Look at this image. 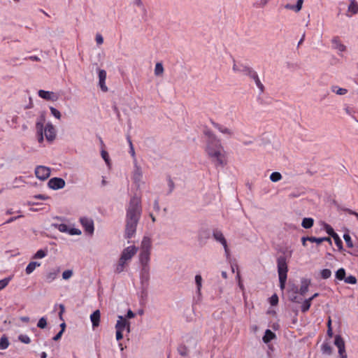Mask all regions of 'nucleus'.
<instances>
[{
	"label": "nucleus",
	"mask_w": 358,
	"mask_h": 358,
	"mask_svg": "<svg viewBox=\"0 0 358 358\" xmlns=\"http://www.w3.org/2000/svg\"><path fill=\"white\" fill-rule=\"evenodd\" d=\"M311 299H306L301 305V310L303 313L307 312L311 306Z\"/></svg>",
	"instance_id": "2f4dec72"
},
{
	"label": "nucleus",
	"mask_w": 358,
	"mask_h": 358,
	"mask_svg": "<svg viewBox=\"0 0 358 358\" xmlns=\"http://www.w3.org/2000/svg\"><path fill=\"white\" fill-rule=\"evenodd\" d=\"M50 110L51 114L53 116H55L57 119L59 120L61 118V113L57 109L55 108L54 107H50Z\"/></svg>",
	"instance_id": "09e8293b"
},
{
	"label": "nucleus",
	"mask_w": 358,
	"mask_h": 358,
	"mask_svg": "<svg viewBox=\"0 0 358 358\" xmlns=\"http://www.w3.org/2000/svg\"><path fill=\"white\" fill-rule=\"evenodd\" d=\"M213 236L216 241L220 243L223 245L226 257L229 259L230 258V251L227 245V240L225 239L222 232L219 229H214L213 231Z\"/></svg>",
	"instance_id": "20e7f679"
},
{
	"label": "nucleus",
	"mask_w": 358,
	"mask_h": 358,
	"mask_svg": "<svg viewBox=\"0 0 358 358\" xmlns=\"http://www.w3.org/2000/svg\"><path fill=\"white\" fill-rule=\"evenodd\" d=\"M334 345L338 349V354L341 358H347V354L345 352V341L340 335H336L334 339Z\"/></svg>",
	"instance_id": "423d86ee"
},
{
	"label": "nucleus",
	"mask_w": 358,
	"mask_h": 358,
	"mask_svg": "<svg viewBox=\"0 0 358 358\" xmlns=\"http://www.w3.org/2000/svg\"><path fill=\"white\" fill-rule=\"evenodd\" d=\"M56 228L61 232L68 233L70 235H80L81 234V231L78 229L71 228L69 229V227L66 224H59L55 225Z\"/></svg>",
	"instance_id": "9d476101"
},
{
	"label": "nucleus",
	"mask_w": 358,
	"mask_h": 358,
	"mask_svg": "<svg viewBox=\"0 0 358 358\" xmlns=\"http://www.w3.org/2000/svg\"><path fill=\"white\" fill-rule=\"evenodd\" d=\"M278 273L280 281V287L283 289L287 280V273L288 271L286 258L284 256H280L277 259Z\"/></svg>",
	"instance_id": "7ed1b4c3"
},
{
	"label": "nucleus",
	"mask_w": 358,
	"mask_h": 358,
	"mask_svg": "<svg viewBox=\"0 0 358 358\" xmlns=\"http://www.w3.org/2000/svg\"><path fill=\"white\" fill-rule=\"evenodd\" d=\"M38 94L41 98L44 99L45 100H52V99L53 92H52L41 90L38 91Z\"/></svg>",
	"instance_id": "a878e982"
},
{
	"label": "nucleus",
	"mask_w": 358,
	"mask_h": 358,
	"mask_svg": "<svg viewBox=\"0 0 358 358\" xmlns=\"http://www.w3.org/2000/svg\"><path fill=\"white\" fill-rule=\"evenodd\" d=\"M123 331H121L120 330H116V339L117 341H120L123 338Z\"/></svg>",
	"instance_id": "052dcab7"
},
{
	"label": "nucleus",
	"mask_w": 358,
	"mask_h": 358,
	"mask_svg": "<svg viewBox=\"0 0 358 358\" xmlns=\"http://www.w3.org/2000/svg\"><path fill=\"white\" fill-rule=\"evenodd\" d=\"M134 3L138 7L143 8V4L141 0H135Z\"/></svg>",
	"instance_id": "680f3d73"
},
{
	"label": "nucleus",
	"mask_w": 358,
	"mask_h": 358,
	"mask_svg": "<svg viewBox=\"0 0 358 358\" xmlns=\"http://www.w3.org/2000/svg\"><path fill=\"white\" fill-rule=\"evenodd\" d=\"M304 0H297L296 5H292L290 3H287L285 6V8L287 10H294L296 13H299L303 3Z\"/></svg>",
	"instance_id": "6ab92c4d"
},
{
	"label": "nucleus",
	"mask_w": 358,
	"mask_h": 358,
	"mask_svg": "<svg viewBox=\"0 0 358 358\" xmlns=\"http://www.w3.org/2000/svg\"><path fill=\"white\" fill-rule=\"evenodd\" d=\"M47 326V320L45 317H41L37 324V327L41 329H44Z\"/></svg>",
	"instance_id": "3c124183"
},
{
	"label": "nucleus",
	"mask_w": 358,
	"mask_h": 358,
	"mask_svg": "<svg viewBox=\"0 0 358 358\" xmlns=\"http://www.w3.org/2000/svg\"><path fill=\"white\" fill-rule=\"evenodd\" d=\"M10 280V278H6L0 280V290L6 287Z\"/></svg>",
	"instance_id": "603ef678"
},
{
	"label": "nucleus",
	"mask_w": 358,
	"mask_h": 358,
	"mask_svg": "<svg viewBox=\"0 0 358 358\" xmlns=\"http://www.w3.org/2000/svg\"><path fill=\"white\" fill-rule=\"evenodd\" d=\"M96 42L98 45H101L103 42V38L102 36L99 34H97L96 36Z\"/></svg>",
	"instance_id": "13d9d810"
},
{
	"label": "nucleus",
	"mask_w": 358,
	"mask_h": 358,
	"mask_svg": "<svg viewBox=\"0 0 358 358\" xmlns=\"http://www.w3.org/2000/svg\"><path fill=\"white\" fill-rule=\"evenodd\" d=\"M43 125L42 123L37 122L36 123V129L38 133V142L41 143L43 141Z\"/></svg>",
	"instance_id": "7c9ffc66"
},
{
	"label": "nucleus",
	"mask_w": 358,
	"mask_h": 358,
	"mask_svg": "<svg viewBox=\"0 0 358 358\" xmlns=\"http://www.w3.org/2000/svg\"><path fill=\"white\" fill-rule=\"evenodd\" d=\"M343 281L347 284H351V285H355L357 282L356 277L354 275H350L348 277L345 276Z\"/></svg>",
	"instance_id": "4c0bfd02"
},
{
	"label": "nucleus",
	"mask_w": 358,
	"mask_h": 358,
	"mask_svg": "<svg viewBox=\"0 0 358 358\" xmlns=\"http://www.w3.org/2000/svg\"><path fill=\"white\" fill-rule=\"evenodd\" d=\"M320 240H321V243L324 241H327L329 242L330 244H331V240L329 237H323V238H320Z\"/></svg>",
	"instance_id": "338daca9"
},
{
	"label": "nucleus",
	"mask_w": 358,
	"mask_h": 358,
	"mask_svg": "<svg viewBox=\"0 0 358 358\" xmlns=\"http://www.w3.org/2000/svg\"><path fill=\"white\" fill-rule=\"evenodd\" d=\"M141 176H142V173H141V169L139 167L136 166V169L135 170L134 173V180L135 181L140 180Z\"/></svg>",
	"instance_id": "c03bdc74"
},
{
	"label": "nucleus",
	"mask_w": 358,
	"mask_h": 358,
	"mask_svg": "<svg viewBox=\"0 0 358 358\" xmlns=\"http://www.w3.org/2000/svg\"><path fill=\"white\" fill-rule=\"evenodd\" d=\"M59 272H60V269L59 268L53 269V270L50 271V272H48L45 275V282L50 283L52 281H54L57 278Z\"/></svg>",
	"instance_id": "a211bd4d"
},
{
	"label": "nucleus",
	"mask_w": 358,
	"mask_h": 358,
	"mask_svg": "<svg viewBox=\"0 0 358 358\" xmlns=\"http://www.w3.org/2000/svg\"><path fill=\"white\" fill-rule=\"evenodd\" d=\"M252 80H254L257 87L259 89L261 92H263L264 90V86L260 81L257 73L255 71L253 75L250 77Z\"/></svg>",
	"instance_id": "393cba45"
},
{
	"label": "nucleus",
	"mask_w": 358,
	"mask_h": 358,
	"mask_svg": "<svg viewBox=\"0 0 358 358\" xmlns=\"http://www.w3.org/2000/svg\"><path fill=\"white\" fill-rule=\"evenodd\" d=\"M275 337V334L270 329H267L265 331L264 336H263V341L267 343L273 340Z\"/></svg>",
	"instance_id": "bb28decb"
},
{
	"label": "nucleus",
	"mask_w": 358,
	"mask_h": 358,
	"mask_svg": "<svg viewBox=\"0 0 358 358\" xmlns=\"http://www.w3.org/2000/svg\"><path fill=\"white\" fill-rule=\"evenodd\" d=\"M115 329L120 330L121 331H124V330L127 329L128 333L130 332V322L127 320L126 318L122 316H118V320L115 324Z\"/></svg>",
	"instance_id": "6e6552de"
},
{
	"label": "nucleus",
	"mask_w": 358,
	"mask_h": 358,
	"mask_svg": "<svg viewBox=\"0 0 358 358\" xmlns=\"http://www.w3.org/2000/svg\"><path fill=\"white\" fill-rule=\"evenodd\" d=\"M127 262V260L122 259V257H120L119 262H118V264L124 267Z\"/></svg>",
	"instance_id": "0e129e2a"
},
{
	"label": "nucleus",
	"mask_w": 358,
	"mask_h": 358,
	"mask_svg": "<svg viewBox=\"0 0 358 358\" xmlns=\"http://www.w3.org/2000/svg\"><path fill=\"white\" fill-rule=\"evenodd\" d=\"M178 352L182 356H187L188 354V349L185 345H180L178 348Z\"/></svg>",
	"instance_id": "58836bf2"
},
{
	"label": "nucleus",
	"mask_w": 358,
	"mask_h": 358,
	"mask_svg": "<svg viewBox=\"0 0 358 358\" xmlns=\"http://www.w3.org/2000/svg\"><path fill=\"white\" fill-rule=\"evenodd\" d=\"M101 313L99 310H95L91 315L90 320L92 323V327L94 329L99 326Z\"/></svg>",
	"instance_id": "f3484780"
},
{
	"label": "nucleus",
	"mask_w": 358,
	"mask_h": 358,
	"mask_svg": "<svg viewBox=\"0 0 358 358\" xmlns=\"http://www.w3.org/2000/svg\"><path fill=\"white\" fill-rule=\"evenodd\" d=\"M44 135L48 141H52L55 138L56 132L54 127L51 124H47L44 128Z\"/></svg>",
	"instance_id": "ddd939ff"
},
{
	"label": "nucleus",
	"mask_w": 358,
	"mask_h": 358,
	"mask_svg": "<svg viewBox=\"0 0 358 358\" xmlns=\"http://www.w3.org/2000/svg\"><path fill=\"white\" fill-rule=\"evenodd\" d=\"M195 282H196V288H197V293L198 294H201V286H202V278L201 276V275H196L195 276Z\"/></svg>",
	"instance_id": "f704fd0d"
},
{
	"label": "nucleus",
	"mask_w": 358,
	"mask_h": 358,
	"mask_svg": "<svg viewBox=\"0 0 358 358\" xmlns=\"http://www.w3.org/2000/svg\"><path fill=\"white\" fill-rule=\"evenodd\" d=\"M206 151L216 167H223L227 164L225 152L220 141L215 136H210V140L207 143Z\"/></svg>",
	"instance_id": "f03ea898"
},
{
	"label": "nucleus",
	"mask_w": 358,
	"mask_h": 358,
	"mask_svg": "<svg viewBox=\"0 0 358 358\" xmlns=\"http://www.w3.org/2000/svg\"><path fill=\"white\" fill-rule=\"evenodd\" d=\"M127 141L129 145V148H130L129 153L134 158L135 157V150H134V145H133V143H132L130 136H128L127 137Z\"/></svg>",
	"instance_id": "a18cd8bd"
},
{
	"label": "nucleus",
	"mask_w": 358,
	"mask_h": 358,
	"mask_svg": "<svg viewBox=\"0 0 358 358\" xmlns=\"http://www.w3.org/2000/svg\"><path fill=\"white\" fill-rule=\"evenodd\" d=\"M333 238L334 240L336 245L338 248V249H342L343 248V242L338 234H335L333 236Z\"/></svg>",
	"instance_id": "a19ab883"
},
{
	"label": "nucleus",
	"mask_w": 358,
	"mask_h": 358,
	"mask_svg": "<svg viewBox=\"0 0 358 358\" xmlns=\"http://www.w3.org/2000/svg\"><path fill=\"white\" fill-rule=\"evenodd\" d=\"M331 271L330 269H328V268H324V269H322L320 271V276L322 279H328L331 277Z\"/></svg>",
	"instance_id": "c9c22d12"
},
{
	"label": "nucleus",
	"mask_w": 358,
	"mask_h": 358,
	"mask_svg": "<svg viewBox=\"0 0 358 358\" xmlns=\"http://www.w3.org/2000/svg\"><path fill=\"white\" fill-rule=\"evenodd\" d=\"M65 186V181L60 178H52L48 181V187L52 189H62Z\"/></svg>",
	"instance_id": "9b49d317"
},
{
	"label": "nucleus",
	"mask_w": 358,
	"mask_h": 358,
	"mask_svg": "<svg viewBox=\"0 0 358 358\" xmlns=\"http://www.w3.org/2000/svg\"><path fill=\"white\" fill-rule=\"evenodd\" d=\"M336 88H337V87H334L333 89V91L336 92V94H340V95L345 94L348 92V90L344 88H338L337 90H335Z\"/></svg>",
	"instance_id": "864d4df0"
},
{
	"label": "nucleus",
	"mask_w": 358,
	"mask_h": 358,
	"mask_svg": "<svg viewBox=\"0 0 358 358\" xmlns=\"http://www.w3.org/2000/svg\"><path fill=\"white\" fill-rule=\"evenodd\" d=\"M232 69L235 73H241L244 75L249 76L250 78L255 72V71H254L252 68L248 66L243 64H237L236 63L234 64Z\"/></svg>",
	"instance_id": "39448f33"
},
{
	"label": "nucleus",
	"mask_w": 358,
	"mask_h": 358,
	"mask_svg": "<svg viewBox=\"0 0 358 358\" xmlns=\"http://www.w3.org/2000/svg\"><path fill=\"white\" fill-rule=\"evenodd\" d=\"M124 266H121V265L117 264V266H116L115 271L116 273H120L124 271Z\"/></svg>",
	"instance_id": "bf43d9fd"
},
{
	"label": "nucleus",
	"mask_w": 358,
	"mask_h": 358,
	"mask_svg": "<svg viewBox=\"0 0 358 358\" xmlns=\"http://www.w3.org/2000/svg\"><path fill=\"white\" fill-rule=\"evenodd\" d=\"M348 11L352 14H356L358 13V3L355 0H352L348 6Z\"/></svg>",
	"instance_id": "c85d7f7f"
},
{
	"label": "nucleus",
	"mask_w": 358,
	"mask_h": 358,
	"mask_svg": "<svg viewBox=\"0 0 358 358\" xmlns=\"http://www.w3.org/2000/svg\"><path fill=\"white\" fill-rule=\"evenodd\" d=\"M345 275V270L343 268L338 269L335 273L336 278L340 281L344 280Z\"/></svg>",
	"instance_id": "c756f323"
},
{
	"label": "nucleus",
	"mask_w": 358,
	"mask_h": 358,
	"mask_svg": "<svg viewBox=\"0 0 358 358\" xmlns=\"http://www.w3.org/2000/svg\"><path fill=\"white\" fill-rule=\"evenodd\" d=\"M213 125L215 128H216L217 130H219L221 133L224 134H227L229 136H231L233 134V132L231 129H229L227 127H225L218 123L213 122Z\"/></svg>",
	"instance_id": "5701e85b"
},
{
	"label": "nucleus",
	"mask_w": 358,
	"mask_h": 358,
	"mask_svg": "<svg viewBox=\"0 0 358 358\" xmlns=\"http://www.w3.org/2000/svg\"><path fill=\"white\" fill-rule=\"evenodd\" d=\"M141 199L138 196H133L130 199L126 216L125 236L127 238H131L136 232V226L141 213Z\"/></svg>",
	"instance_id": "f257e3e1"
},
{
	"label": "nucleus",
	"mask_w": 358,
	"mask_h": 358,
	"mask_svg": "<svg viewBox=\"0 0 358 358\" xmlns=\"http://www.w3.org/2000/svg\"><path fill=\"white\" fill-rule=\"evenodd\" d=\"M324 229L327 231V233L331 236L333 238V236H335V234H337L334 229L329 225V224H325Z\"/></svg>",
	"instance_id": "49530a36"
},
{
	"label": "nucleus",
	"mask_w": 358,
	"mask_h": 358,
	"mask_svg": "<svg viewBox=\"0 0 358 358\" xmlns=\"http://www.w3.org/2000/svg\"><path fill=\"white\" fill-rule=\"evenodd\" d=\"M314 220L310 217L303 218L302 220L301 226L305 229H310L313 226Z\"/></svg>",
	"instance_id": "cd10ccee"
},
{
	"label": "nucleus",
	"mask_w": 358,
	"mask_h": 358,
	"mask_svg": "<svg viewBox=\"0 0 358 358\" xmlns=\"http://www.w3.org/2000/svg\"><path fill=\"white\" fill-rule=\"evenodd\" d=\"M308 240L312 243H317V244L321 243L320 238H316V237H307Z\"/></svg>",
	"instance_id": "4d7b16f0"
},
{
	"label": "nucleus",
	"mask_w": 358,
	"mask_h": 358,
	"mask_svg": "<svg viewBox=\"0 0 358 358\" xmlns=\"http://www.w3.org/2000/svg\"><path fill=\"white\" fill-rule=\"evenodd\" d=\"M41 266V263L37 262H31L26 267L25 271L27 275L31 274L36 267Z\"/></svg>",
	"instance_id": "b1692460"
},
{
	"label": "nucleus",
	"mask_w": 358,
	"mask_h": 358,
	"mask_svg": "<svg viewBox=\"0 0 358 358\" xmlns=\"http://www.w3.org/2000/svg\"><path fill=\"white\" fill-rule=\"evenodd\" d=\"M149 275V269L148 266H143L141 271V277L143 279L148 280Z\"/></svg>",
	"instance_id": "37998d69"
},
{
	"label": "nucleus",
	"mask_w": 358,
	"mask_h": 358,
	"mask_svg": "<svg viewBox=\"0 0 358 358\" xmlns=\"http://www.w3.org/2000/svg\"><path fill=\"white\" fill-rule=\"evenodd\" d=\"M331 43L333 48L339 52H345L346 50V46L341 43L338 36H334L331 40Z\"/></svg>",
	"instance_id": "2eb2a0df"
},
{
	"label": "nucleus",
	"mask_w": 358,
	"mask_h": 358,
	"mask_svg": "<svg viewBox=\"0 0 358 358\" xmlns=\"http://www.w3.org/2000/svg\"><path fill=\"white\" fill-rule=\"evenodd\" d=\"M282 179V175L279 172H273L270 176V180L272 182H278Z\"/></svg>",
	"instance_id": "e433bc0d"
},
{
	"label": "nucleus",
	"mask_w": 358,
	"mask_h": 358,
	"mask_svg": "<svg viewBox=\"0 0 358 358\" xmlns=\"http://www.w3.org/2000/svg\"><path fill=\"white\" fill-rule=\"evenodd\" d=\"M343 238L346 243V245L348 248H352L353 247V244H352V241L351 240V238L350 236V235L348 234H344L343 236Z\"/></svg>",
	"instance_id": "8fccbe9b"
},
{
	"label": "nucleus",
	"mask_w": 358,
	"mask_h": 358,
	"mask_svg": "<svg viewBox=\"0 0 358 358\" xmlns=\"http://www.w3.org/2000/svg\"><path fill=\"white\" fill-rule=\"evenodd\" d=\"M310 285V280L307 278H302L301 280V287L299 289V294L302 296L305 295L308 291L309 285Z\"/></svg>",
	"instance_id": "dca6fc26"
},
{
	"label": "nucleus",
	"mask_w": 358,
	"mask_h": 358,
	"mask_svg": "<svg viewBox=\"0 0 358 358\" xmlns=\"http://www.w3.org/2000/svg\"><path fill=\"white\" fill-rule=\"evenodd\" d=\"M80 222L85 231L90 234L94 232V222L93 220L88 217H80Z\"/></svg>",
	"instance_id": "1a4fd4ad"
},
{
	"label": "nucleus",
	"mask_w": 358,
	"mask_h": 358,
	"mask_svg": "<svg viewBox=\"0 0 358 358\" xmlns=\"http://www.w3.org/2000/svg\"><path fill=\"white\" fill-rule=\"evenodd\" d=\"M137 250L138 249L135 246L127 247L124 249L120 257L129 261L136 255Z\"/></svg>",
	"instance_id": "f8f14e48"
},
{
	"label": "nucleus",
	"mask_w": 358,
	"mask_h": 358,
	"mask_svg": "<svg viewBox=\"0 0 358 358\" xmlns=\"http://www.w3.org/2000/svg\"><path fill=\"white\" fill-rule=\"evenodd\" d=\"M50 174V170L48 167L44 166H38L35 169V175L36 178L41 180H46Z\"/></svg>",
	"instance_id": "0eeeda50"
},
{
	"label": "nucleus",
	"mask_w": 358,
	"mask_h": 358,
	"mask_svg": "<svg viewBox=\"0 0 358 358\" xmlns=\"http://www.w3.org/2000/svg\"><path fill=\"white\" fill-rule=\"evenodd\" d=\"M18 339L22 343H25V344H29V343H31L30 338L27 335H25V334L20 335L19 337H18Z\"/></svg>",
	"instance_id": "79ce46f5"
},
{
	"label": "nucleus",
	"mask_w": 358,
	"mask_h": 358,
	"mask_svg": "<svg viewBox=\"0 0 358 358\" xmlns=\"http://www.w3.org/2000/svg\"><path fill=\"white\" fill-rule=\"evenodd\" d=\"M101 157H102V158L104 159V161H105L108 164H109V156H108V152H107L106 150H103L101 151Z\"/></svg>",
	"instance_id": "5fc2aeb1"
},
{
	"label": "nucleus",
	"mask_w": 358,
	"mask_h": 358,
	"mask_svg": "<svg viewBox=\"0 0 358 358\" xmlns=\"http://www.w3.org/2000/svg\"><path fill=\"white\" fill-rule=\"evenodd\" d=\"M134 313H133L132 310H129L128 312H127V317L128 318H133L134 317Z\"/></svg>",
	"instance_id": "69168bd1"
},
{
	"label": "nucleus",
	"mask_w": 358,
	"mask_h": 358,
	"mask_svg": "<svg viewBox=\"0 0 358 358\" xmlns=\"http://www.w3.org/2000/svg\"><path fill=\"white\" fill-rule=\"evenodd\" d=\"M73 273L72 270H66L62 273V278L64 280H69L72 277Z\"/></svg>",
	"instance_id": "de8ad7c7"
},
{
	"label": "nucleus",
	"mask_w": 358,
	"mask_h": 358,
	"mask_svg": "<svg viewBox=\"0 0 358 358\" xmlns=\"http://www.w3.org/2000/svg\"><path fill=\"white\" fill-rule=\"evenodd\" d=\"M150 251L141 250L140 262L142 266H148L150 261Z\"/></svg>",
	"instance_id": "aec40b11"
},
{
	"label": "nucleus",
	"mask_w": 358,
	"mask_h": 358,
	"mask_svg": "<svg viewBox=\"0 0 358 358\" xmlns=\"http://www.w3.org/2000/svg\"><path fill=\"white\" fill-rule=\"evenodd\" d=\"M164 73V67L162 63L158 62L155 65V75L157 76H162Z\"/></svg>",
	"instance_id": "473e14b6"
},
{
	"label": "nucleus",
	"mask_w": 358,
	"mask_h": 358,
	"mask_svg": "<svg viewBox=\"0 0 358 358\" xmlns=\"http://www.w3.org/2000/svg\"><path fill=\"white\" fill-rule=\"evenodd\" d=\"M327 336L330 338H331L333 336V331H332V327H329L327 329Z\"/></svg>",
	"instance_id": "774afa93"
},
{
	"label": "nucleus",
	"mask_w": 358,
	"mask_h": 358,
	"mask_svg": "<svg viewBox=\"0 0 358 358\" xmlns=\"http://www.w3.org/2000/svg\"><path fill=\"white\" fill-rule=\"evenodd\" d=\"M63 334V329H62L57 335L53 337L54 341H58Z\"/></svg>",
	"instance_id": "e2e57ef3"
},
{
	"label": "nucleus",
	"mask_w": 358,
	"mask_h": 358,
	"mask_svg": "<svg viewBox=\"0 0 358 358\" xmlns=\"http://www.w3.org/2000/svg\"><path fill=\"white\" fill-rule=\"evenodd\" d=\"M321 351L324 355H331L333 352V348L331 345V343L327 341H324L321 345Z\"/></svg>",
	"instance_id": "412c9836"
},
{
	"label": "nucleus",
	"mask_w": 358,
	"mask_h": 358,
	"mask_svg": "<svg viewBox=\"0 0 358 358\" xmlns=\"http://www.w3.org/2000/svg\"><path fill=\"white\" fill-rule=\"evenodd\" d=\"M151 245V239L148 236H145L141 242V250L150 251Z\"/></svg>",
	"instance_id": "4be33fe9"
},
{
	"label": "nucleus",
	"mask_w": 358,
	"mask_h": 358,
	"mask_svg": "<svg viewBox=\"0 0 358 358\" xmlns=\"http://www.w3.org/2000/svg\"><path fill=\"white\" fill-rule=\"evenodd\" d=\"M47 255V251L44 250H38L34 256V259H42Z\"/></svg>",
	"instance_id": "ea45409f"
},
{
	"label": "nucleus",
	"mask_w": 358,
	"mask_h": 358,
	"mask_svg": "<svg viewBox=\"0 0 358 358\" xmlns=\"http://www.w3.org/2000/svg\"><path fill=\"white\" fill-rule=\"evenodd\" d=\"M106 71L105 70H99V84L103 92H107L108 87L106 85Z\"/></svg>",
	"instance_id": "4468645a"
},
{
	"label": "nucleus",
	"mask_w": 358,
	"mask_h": 358,
	"mask_svg": "<svg viewBox=\"0 0 358 358\" xmlns=\"http://www.w3.org/2000/svg\"><path fill=\"white\" fill-rule=\"evenodd\" d=\"M9 345V341L6 336H3L0 339V350H5L8 348Z\"/></svg>",
	"instance_id": "72a5a7b5"
},
{
	"label": "nucleus",
	"mask_w": 358,
	"mask_h": 358,
	"mask_svg": "<svg viewBox=\"0 0 358 358\" xmlns=\"http://www.w3.org/2000/svg\"><path fill=\"white\" fill-rule=\"evenodd\" d=\"M278 297L276 294L273 295L270 299V303L272 306H275L278 303Z\"/></svg>",
	"instance_id": "6e6d98bb"
}]
</instances>
